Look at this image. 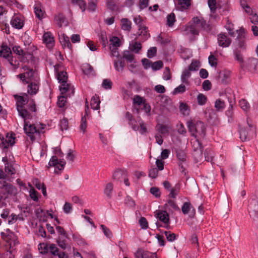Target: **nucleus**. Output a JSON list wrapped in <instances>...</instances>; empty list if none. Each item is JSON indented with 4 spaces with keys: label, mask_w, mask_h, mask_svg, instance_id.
<instances>
[{
    "label": "nucleus",
    "mask_w": 258,
    "mask_h": 258,
    "mask_svg": "<svg viewBox=\"0 0 258 258\" xmlns=\"http://www.w3.org/2000/svg\"><path fill=\"white\" fill-rule=\"evenodd\" d=\"M14 97L19 116L25 120L31 119L32 117L31 112H35L36 111V105L34 100L28 104V97L26 94L23 96L16 94Z\"/></svg>",
    "instance_id": "1"
},
{
    "label": "nucleus",
    "mask_w": 258,
    "mask_h": 258,
    "mask_svg": "<svg viewBox=\"0 0 258 258\" xmlns=\"http://www.w3.org/2000/svg\"><path fill=\"white\" fill-rule=\"evenodd\" d=\"M188 131L195 138H203L206 135V127L201 121L191 120L187 122Z\"/></svg>",
    "instance_id": "2"
},
{
    "label": "nucleus",
    "mask_w": 258,
    "mask_h": 258,
    "mask_svg": "<svg viewBox=\"0 0 258 258\" xmlns=\"http://www.w3.org/2000/svg\"><path fill=\"white\" fill-rule=\"evenodd\" d=\"M192 23L187 30L193 35H199L201 29H206V22L203 19L194 17L192 18Z\"/></svg>",
    "instance_id": "3"
},
{
    "label": "nucleus",
    "mask_w": 258,
    "mask_h": 258,
    "mask_svg": "<svg viewBox=\"0 0 258 258\" xmlns=\"http://www.w3.org/2000/svg\"><path fill=\"white\" fill-rule=\"evenodd\" d=\"M1 235L2 238L10 246H15L18 243L16 235L9 228L6 229L4 232H1Z\"/></svg>",
    "instance_id": "4"
},
{
    "label": "nucleus",
    "mask_w": 258,
    "mask_h": 258,
    "mask_svg": "<svg viewBox=\"0 0 258 258\" xmlns=\"http://www.w3.org/2000/svg\"><path fill=\"white\" fill-rule=\"evenodd\" d=\"M61 84L59 86L61 94L66 95L67 97H70L74 95L75 88L70 83L68 82H60Z\"/></svg>",
    "instance_id": "5"
},
{
    "label": "nucleus",
    "mask_w": 258,
    "mask_h": 258,
    "mask_svg": "<svg viewBox=\"0 0 258 258\" xmlns=\"http://www.w3.org/2000/svg\"><path fill=\"white\" fill-rule=\"evenodd\" d=\"M0 189H2L3 194L12 195L16 194V188L7 181H0Z\"/></svg>",
    "instance_id": "6"
},
{
    "label": "nucleus",
    "mask_w": 258,
    "mask_h": 258,
    "mask_svg": "<svg viewBox=\"0 0 258 258\" xmlns=\"http://www.w3.org/2000/svg\"><path fill=\"white\" fill-rule=\"evenodd\" d=\"M248 210L250 216L254 220L258 218V200L252 199L248 205Z\"/></svg>",
    "instance_id": "7"
},
{
    "label": "nucleus",
    "mask_w": 258,
    "mask_h": 258,
    "mask_svg": "<svg viewBox=\"0 0 258 258\" xmlns=\"http://www.w3.org/2000/svg\"><path fill=\"white\" fill-rule=\"evenodd\" d=\"M66 164V162L63 159L58 160L56 156H53L48 163L49 166L55 167V169H57L59 171L64 169ZM55 172H56V170H55Z\"/></svg>",
    "instance_id": "8"
},
{
    "label": "nucleus",
    "mask_w": 258,
    "mask_h": 258,
    "mask_svg": "<svg viewBox=\"0 0 258 258\" xmlns=\"http://www.w3.org/2000/svg\"><path fill=\"white\" fill-rule=\"evenodd\" d=\"M10 24L15 29H22L24 25L23 17L18 15H14L11 19Z\"/></svg>",
    "instance_id": "9"
},
{
    "label": "nucleus",
    "mask_w": 258,
    "mask_h": 258,
    "mask_svg": "<svg viewBox=\"0 0 258 258\" xmlns=\"http://www.w3.org/2000/svg\"><path fill=\"white\" fill-rule=\"evenodd\" d=\"M24 130L26 134L30 137L31 141H33L35 140V137L33 136V134L37 133V130L34 125L31 124H29L28 122L25 121Z\"/></svg>",
    "instance_id": "10"
},
{
    "label": "nucleus",
    "mask_w": 258,
    "mask_h": 258,
    "mask_svg": "<svg viewBox=\"0 0 258 258\" xmlns=\"http://www.w3.org/2000/svg\"><path fill=\"white\" fill-rule=\"evenodd\" d=\"M15 138L12 135H7L6 138L3 137L1 140L2 142L1 147L3 148L4 151L8 149L10 146H12L15 143Z\"/></svg>",
    "instance_id": "11"
},
{
    "label": "nucleus",
    "mask_w": 258,
    "mask_h": 258,
    "mask_svg": "<svg viewBox=\"0 0 258 258\" xmlns=\"http://www.w3.org/2000/svg\"><path fill=\"white\" fill-rule=\"evenodd\" d=\"M218 43L220 46L222 47H228L231 43V40L223 33L218 35Z\"/></svg>",
    "instance_id": "12"
},
{
    "label": "nucleus",
    "mask_w": 258,
    "mask_h": 258,
    "mask_svg": "<svg viewBox=\"0 0 258 258\" xmlns=\"http://www.w3.org/2000/svg\"><path fill=\"white\" fill-rule=\"evenodd\" d=\"M23 69L25 72L20 75V77L22 81H26V79H29L32 81V78L34 77L35 72L32 69H30L26 66L23 67Z\"/></svg>",
    "instance_id": "13"
},
{
    "label": "nucleus",
    "mask_w": 258,
    "mask_h": 258,
    "mask_svg": "<svg viewBox=\"0 0 258 258\" xmlns=\"http://www.w3.org/2000/svg\"><path fill=\"white\" fill-rule=\"evenodd\" d=\"M43 42L48 48H52L54 45V39L50 32H45L43 36Z\"/></svg>",
    "instance_id": "14"
},
{
    "label": "nucleus",
    "mask_w": 258,
    "mask_h": 258,
    "mask_svg": "<svg viewBox=\"0 0 258 258\" xmlns=\"http://www.w3.org/2000/svg\"><path fill=\"white\" fill-rule=\"evenodd\" d=\"M27 84V92L30 95L37 94L39 90V84L36 82H25Z\"/></svg>",
    "instance_id": "15"
},
{
    "label": "nucleus",
    "mask_w": 258,
    "mask_h": 258,
    "mask_svg": "<svg viewBox=\"0 0 258 258\" xmlns=\"http://www.w3.org/2000/svg\"><path fill=\"white\" fill-rule=\"evenodd\" d=\"M191 209H192V212L190 213L189 216L191 218H192L195 216L196 211L193 206L191 205V203L187 202H184L181 207L182 212L184 215L188 214Z\"/></svg>",
    "instance_id": "16"
},
{
    "label": "nucleus",
    "mask_w": 258,
    "mask_h": 258,
    "mask_svg": "<svg viewBox=\"0 0 258 258\" xmlns=\"http://www.w3.org/2000/svg\"><path fill=\"white\" fill-rule=\"evenodd\" d=\"M54 22L58 25L59 27H61L63 25H67V21L66 17L62 13H59L55 15L54 18Z\"/></svg>",
    "instance_id": "17"
},
{
    "label": "nucleus",
    "mask_w": 258,
    "mask_h": 258,
    "mask_svg": "<svg viewBox=\"0 0 258 258\" xmlns=\"http://www.w3.org/2000/svg\"><path fill=\"white\" fill-rule=\"evenodd\" d=\"M199 138H195L191 139V144L194 151H199L201 154L203 150V147L199 140Z\"/></svg>",
    "instance_id": "18"
},
{
    "label": "nucleus",
    "mask_w": 258,
    "mask_h": 258,
    "mask_svg": "<svg viewBox=\"0 0 258 258\" xmlns=\"http://www.w3.org/2000/svg\"><path fill=\"white\" fill-rule=\"evenodd\" d=\"M117 58V60H114V68L118 72H122L125 67V61L121 56Z\"/></svg>",
    "instance_id": "19"
},
{
    "label": "nucleus",
    "mask_w": 258,
    "mask_h": 258,
    "mask_svg": "<svg viewBox=\"0 0 258 258\" xmlns=\"http://www.w3.org/2000/svg\"><path fill=\"white\" fill-rule=\"evenodd\" d=\"M59 66H55L54 70L55 71V74L58 81H67L68 79L67 73L66 71L58 70Z\"/></svg>",
    "instance_id": "20"
},
{
    "label": "nucleus",
    "mask_w": 258,
    "mask_h": 258,
    "mask_svg": "<svg viewBox=\"0 0 258 258\" xmlns=\"http://www.w3.org/2000/svg\"><path fill=\"white\" fill-rule=\"evenodd\" d=\"M157 218L165 224L169 222V216L166 211H160L157 214Z\"/></svg>",
    "instance_id": "21"
},
{
    "label": "nucleus",
    "mask_w": 258,
    "mask_h": 258,
    "mask_svg": "<svg viewBox=\"0 0 258 258\" xmlns=\"http://www.w3.org/2000/svg\"><path fill=\"white\" fill-rule=\"evenodd\" d=\"M121 57L124 60H125L127 63H132V62H134L135 60L134 55L129 50L124 51Z\"/></svg>",
    "instance_id": "22"
},
{
    "label": "nucleus",
    "mask_w": 258,
    "mask_h": 258,
    "mask_svg": "<svg viewBox=\"0 0 258 258\" xmlns=\"http://www.w3.org/2000/svg\"><path fill=\"white\" fill-rule=\"evenodd\" d=\"M247 67L250 70L258 71V59L256 58H249L247 61Z\"/></svg>",
    "instance_id": "23"
},
{
    "label": "nucleus",
    "mask_w": 258,
    "mask_h": 258,
    "mask_svg": "<svg viewBox=\"0 0 258 258\" xmlns=\"http://www.w3.org/2000/svg\"><path fill=\"white\" fill-rule=\"evenodd\" d=\"M156 130L157 132V134L162 136H164L166 134H168L169 132V127L166 125L163 124L158 123L156 126Z\"/></svg>",
    "instance_id": "24"
},
{
    "label": "nucleus",
    "mask_w": 258,
    "mask_h": 258,
    "mask_svg": "<svg viewBox=\"0 0 258 258\" xmlns=\"http://www.w3.org/2000/svg\"><path fill=\"white\" fill-rule=\"evenodd\" d=\"M89 109L88 106L86 104L85 106V112L84 116H82L81 124L80 125V128L81 131L83 132V133H85L86 132V129L87 128V121H86V116L88 115L87 110Z\"/></svg>",
    "instance_id": "25"
},
{
    "label": "nucleus",
    "mask_w": 258,
    "mask_h": 258,
    "mask_svg": "<svg viewBox=\"0 0 258 258\" xmlns=\"http://www.w3.org/2000/svg\"><path fill=\"white\" fill-rule=\"evenodd\" d=\"M82 70L84 73L89 76H94L95 73L93 70V68L89 63H85L83 65Z\"/></svg>",
    "instance_id": "26"
},
{
    "label": "nucleus",
    "mask_w": 258,
    "mask_h": 258,
    "mask_svg": "<svg viewBox=\"0 0 258 258\" xmlns=\"http://www.w3.org/2000/svg\"><path fill=\"white\" fill-rule=\"evenodd\" d=\"M138 33L139 36L143 37V41L146 40L150 37V35L148 32V28L145 26L139 28Z\"/></svg>",
    "instance_id": "27"
},
{
    "label": "nucleus",
    "mask_w": 258,
    "mask_h": 258,
    "mask_svg": "<svg viewBox=\"0 0 258 258\" xmlns=\"http://www.w3.org/2000/svg\"><path fill=\"white\" fill-rule=\"evenodd\" d=\"M11 49L7 45H3L0 50V56L9 59L11 58Z\"/></svg>",
    "instance_id": "28"
},
{
    "label": "nucleus",
    "mask_w": 258,
    "mask_h": 258,
    "mask_svg": "<svg viewBox=\"0 0 258 258\" xmlns=\"http://www.w3.org/2000/svg\"><path fill=\"white\" fill-rule=\"evenodd\" d=\"M180 190V184L177 183L175 185V186L170 189V193L168 195L169 198L172 199H176L177 196H178Z\"/></svg>",
    "instance_id": "29"
},
{
    "label": "nucleus",
    "mask_w": 258,
    "mask_h": 258,
    "mask_svg": "<svg viewBox=\"0 0 258 258\" xmlns=\"http://www.w3.org/2000/svg\"><path fill=\"white\" fill-rule=\"evenodd\" d=\"M179 109L181 113L184 116H187L189 114L190 108L186 103L180 102L179 103Z\"/></svg>",
    "instance_id": "30"
},
{
    "label": "nucleus",
    "mask_w": 258,
    "mask_h": 258,
    "mask_svg": "<svg viewBox=\"0 0 258 258\" xmlns=\"http://www.w3.org/2000/svg\"><path fill=\"white\" fill-rule=\"evenodd\" d=\"M59 40L61 42L62 45L66 47H68L69 49H71L72 47V44L70 41V38L67 36L66 34H63L60 37Z\"/></svg>",
    "instance_id": "31"
},
{
    "label": "nucleus",
    "mask_w": 258,
    "mask_h": 258,
    "mask_svg": "<svg viewBox=\"0 0 258 258\" xmlns=\"http://www.w3.org/2000/svg\"><path fill=\"white\" fill-rule=\"evenodd\" d=\"M13 51L14 53L19 56V59L21 61H25L24 57L25 52L20 46H14L13 47Z\"/></svg>",
    "instance_id": "32"
},
{
    "label": "nucleus",
    "mask_w": 258,
    "mask_h": 258,
    "mask_svg": "<svg viewBox=\"0 0 258 258\" xmlns=\"http://www.w3.org/2000/svg\"><path fill=\"white\" fill-rule=\"evenodd\" d=\"M149 254H151V252L139 248L135 253V258H148Z\"/></svg>",
    "instance_id": "33"
},
{
    "label": "nucleus",
    "mask_w": 258,
    "mask_h": 258,
    "mask_svg": "<svg viewBox=\"0 0 258 258\" xmlns=\"http://www.w3.org/2000/svg\"><path fill=\"white\" fill-rule=\"evenodd\" d=\"M175 4L184 10L188 9L190 6L191 0H174Z\"/></svg>",
    "instance_id": "34"
},
{
    "label": "nucleus",
    "mask_w": 258,
    "mask_h": 258,
    "mask_svg": "<svg viewBox=\"0 0 258 258\" xmlns=\"http://www.w3.org/2000/svg\"><path fill=\"white\" fill-rule=\"evenodd\" d=\"M164 207L166 208H169V210L172 209L174 211H180V208L177 205L176 202L172 200H168L167 203L164 205Z\"/></svg>",
    "instance_id": "35"
},
{
    "label": "nucleus",
    "mask_w": 258,
    "mask_h": 258,
    "mask_svg": "<svg viewBox=\"0 0 258 258\" xmlns=\"http://www.w3.org/2000/svg\"><path fill=\"white\" fill-rule=\"evenodd\" d=\"M121 29L124 31H130L131 29L132 23L126 18L121 20Z\"/></svg>",
    "instance_id": "36"
},
{
    "label": "nucleus",
    "mask_w": 258,
    "mask_h": 258,
    "mask_svg": "<svg viewBox=\"0 0 258 258\" xmlns=\"http://www.w3.org/2000/svg\"><path fill=\"white\" fill-rule=\"evenodd\" d=\"M244 30L241 29L239 30V32L238 34L237 39H239L238 42V47L241 48H244Z\"/></svg>",
    "instance_id": "37"
},
{
    "label": "nucleus",
    "mask_w": 258,
    "mask_h": 258,
    "mask_svg": "<svg viewBox=\"0 0 258 258\" xmlns=\"http://www.w3.org/2000/svg\"><path fill=\"white\" fill-rule=\"evenodd\" d=\"M125 177V172L121 170L118 169L116 170L112 175L113 179L121 180L122 178Z\"/></svg>",
    "instance_id": "38"
},
{
    "label": "nucleus",
    "mask_w": 258,
    "mask_h": 258,
    "mask_svg": "<svg viewBox=\"0 0 258 258\" xmlns=\"http://www.w3.org/2000/svg\"><path fill=\"white\" fill-rule=\"evenodd\" d=\"M239 138L242 142L249 140L247 132L245 127H240L239 129Z\"/></svg>",
    "instance_id": "39"
},
{
    "label": "nucleus",
    "mask_w": 258,
    "mask_h": 258,
    "mask_svg": "<svg viewBox=\"0 0 258 258\" xmlns=\"http://www.w3.org/2000/svg\"><path fill=\"white\" fill-rule=\"evenodd\" d=\"M100 100L99 97L93 96L91 99V106L93 110H98L99 109Z\"/></svg>",
    "instance_id": "40"
},
{
    "label": "nucleus",
    "mask_w": 258,
    "mask_h": 258,
    "mask_svg": "<svg viewBox=\"0 0 258 258\" xmlns=\"http://www.w3.org/2000/svg\"><path fill=\"white\" fill-rule=\"evenodd\" d=\"M186 91V87L183 84H180L173 90L171 94L173 95H175L178 94H182L185 92Z\"/></svg>",
    "instance_id": "41"
},
{
    "label": "nucleus",
    "mask_w": 258,
    "mask_h": 258,
    "mask_svg": "<svg viewBox=\"0 0 258 258\" xmlns=\"http://www.w3.org/2000/svg\"><path fill=\"white\" fill-rule=\"evenodd\" d=\"M49 244L41 243L38 245V249L40 252L42 254H47L49 252Z\"/></svg>",
    "instance_id": "42"
},
{
    "label": "nucleus",
    "mask_w": 258,
    "mask_h": 258,
    "mask_svg": "<svg viewBox=\"0 0 258 258\" xmlns=\"http://www.w3.org/2000/svg\"><path fill=\"white\" fill-rule=\"evenodd\" d=\"M113 184L111 183H107L104 190V194L108 198L110 199L112 197V191L113 190Z\"/></svg>",
    "instance_id": "43"
},
{
    "label": "nucleus",
    "mask_w": 258,
    "mask_h": 258,
    "mask_svg": "<svg viewBox=\"0 0 258 258\" xmlns=\"http://www.w3.org/2000/svg\"><path fill=\"white\" fill-rule=\"evenodd\" d=\"M205 158L207 162H212L214 157V153L210 149H206L204 152Z\"/></svg>",
    "instance_id": "44"
},
{
    "label": "nucleus",
    "mask_w": 258,
    "mask_h": 258,
    "mask_svg": "<svg viewBox=\"0 0 258 258\" xmlns=\"http://www.w3.org/2000/svg\"><path fill=\"white\" fill-rule=\"evenodd\" d=\"M231 72L229 71H224L220 72L219 74V80L221 81H225L230 78Z\"/></svg>",
    "instance_id": "45"
},
{
    "label": "nucleus",
    "mask_w": 258,
    "mask_h": 258,
    "mask_svg": "<svg viewBox=\"0 0 258 258\" xmlns=\"http://www.w3.org/2000/svg\"><path fill=\"white\" fill-rule=\"evenodd\" d=\"M197 99L198 104L201 106L205 105L208 100L207 97L202 93L198 95Z\"/></svg>",
    "instance_id": "46"
},
{
    "label": "nucleus",
    "mask_w": 258,
    "mask_h": 258,
    "mask_svg": "<svg viewBox=\"0 0 258 258\" xmlns=\"http://www.w3.org/2000/svg\"><path fill=\"white\" fill-rule=\"evenodd\" d=\"M163 233L165 235L167 240L169 242H172L177 238V236L170 231H165Z\"/></svg>",
    "instance_id": "47"
},
{
    "label": "nucleus",
    "mask_w": 258,
    "mask_h": 258,
    "mask_svg": "<svg viewBox=\"0 0 258 258\" xmlns=\"http://www.w3.org/2000/svg\"><path fill=\"white\" fill-rule=\"evenodd\" d=\"M67 103V98L63 95H61L58 97L57 105L59 108L64 107Z\"/></svg>",
    "instance_id": "48"
},
{
    "label": "nucleus",
    "mask_w": 258,
    "mask_h": 258,
    "mask_svg": "<svg viewBox=\"0 0 258 258\" xmlns=\"http://www.w3.org/2000/svg\"><path fill=\"white\" fill-rule=\"evenodd\" d=\"M176 156L179 161V162H184L186 160V154L182 150H178L176 152Z\"/></svg>",
    "instance_id": "49"
},
{
    "label": "nucleus",
    "mask_w": 258,
    "mask_h": 258,
    "mask_svg": "<svg viewBox=\"0 0 258 258\" xmlns=\"http://www.w3.org/2000/svg\"><path fill=\"white\" fill-rule=\"evenodd\" d=\"M215 107L218 111L223 110L225 107L224 101L221 100L220 99L216 100L215 103Z\"/></svg>",
    "instance_id": "50"
},
{
    "label": "nucleus",
    "mask_w": 258,
    "mask_h": 258,
    "mask_svg": "<svg viewBox=\"0 0 258 258\" xmlns=\"http://www.w3.org/2000/svg\"><path fill=\"white\" fill-rule=\"evenodd\" d=\"M175 21V16L173 13L168 15L167 17V24L169 27H172Z\"/></svg>",
    "instance_id": "51"
},
{
    "label": "nucleus",
    "mask_w": 258,
    "mask_h": 258,
    "mask_svg": "<svg viewBox=\"0 0 258 258\" xmlns=\"http://www.w3.org/2000/svg\"><path fill=\"white\" fill-rule=\"evenodd\" d=\"M200 67V63L198 60H192L189 66V70L191 71H197Z\"/></svg>",
    "instance_id": "52"
},
{
    "label": "nucleus",
    "mask_w": 258,
    "mask_h": 258,
    "mask_svg": "<svg viewBox=\"0 0 258 258\" xmlns=\"http://www.w3.org/2000/svg\"><path fill=\"white\" fill-rule=\"evenodd\" d=\"M130 47L132 51L138 53L141 49L142 45L140 42H135L132 45H130Z\"/></svg>",
    "instance_id": "53"
},
{
    "label": "nucleus",
    "mask_w": 258,
    "mask_h": 258,
    "mask_svg": "<svg viewBox=\"0 0 258 258\" xmlns=\"http://www.w3.org/2000/svg\"><path fill=\"white\" fill-rule=\"evenodd\" d=\"M163 67V63L162 61L159 60L153 63L152 62L151 68L153 71H157Z\"/></svg>",
    "instance_id": "54"
},
{
    "label": "nucleus",
    "mask_w": 258,
    "mask_h": 258,
    "mask_svg": "<svg viewBox=\"0 0 258 258\" xmlns=\"http://www.w3.org/2000/svg\"><path fill=\"white\" fill-rule=\"evenodd\" d=\"M240 107L244 111H247L249 108V104L245 99H241L239 102Z\"/></svg>",
    "instance_id": "55"
},
{
    "label": "nucleus",
    "mask_w": 258,
    "mask_h": 258,
    "mask_svg": "<svg viewBox=\"0 0 258 258\" xmlns=\"http://www.w3.org/2000/svg\"><path fill=\"white\" fill-rule=\"evenodd\" d=\"M49 252H50L52 255L54 256H56L58 254L59 249L56 247V245L54 244H50L49 246Z\"/></svg>",
    "instance_id": "56"
},
{
    "label": "nucleus",
    "mask_w": 258,
    "mask_h": 258,
    "mask_svg": "<svg viewBox=\"0 0 258 258\" xmlns=\"http://www.w3.org/2000/svg\"><path fill=\"white\" fill-rule=\"evenodd\" d=\"M34 12L36 16V17L40 20L42 19L43 18L44 12L41 10V9L36 6L34 8Z\"/></svg>",
    "instance_id": "57"
},
{
    "label": "nucleus",
    "mask_w": 258,
    "mask_h": 258,
    "mask_svg": "<svg viewBox=\"0 0 258 258\" xmlns=\"http://www.w3.org/2000/svg\"><path fill=\"white\" fill-rule=\"evenodd\" d=\"M59 126L61 131L68 130L69 126V121L68 119L63 118L59 122Z\"/></svg>",
    "instance_id": "58"
},
{
    "label": "nucleus",
    "mask_w": 258,
    "mask_h": 258,
    "mask_svg": "<svg viewBox=\"0 0 258 258\" xmlns=\"http://www.w3.org/2000/svg\"><path fill=\"white\" fill-rule=\"evenodd\" d=\"M138 122L140 126V129H139V132L141 134L143 135L144 133L147 132V128L144 124V121L142 120V119L141 118H139L138 119Z\"/></svg>",
    "instance_id": "59"
},
{
    "label": "nucleus",
    "mask_w": 258,
    "mask_h": 258,
    "mask_svg": "<svg viewBox=\"0 0 258 258\" xmlns=\"http://www.w3.org/2000/svg\"><path fill=\"white\" fill-rule=\"evenodd\" d=\"M190 70L186 69L184 70L181 76V81H187L191 75Z\"/></svg>",
    "instance_id": "60"
},
{
    "label": "nucleus",
    "mask_w": 258,
    "mask_h": 258,
    "mask_svg": "<svg viewBox=\"0 0 258 258\" xmlns=\"http://www.w3.org/2000/svg\"><path fill=\"white\" fill-rule=\"evenodd\" d=\"M18 219L17 215L12 213L9 215L8 218V223L9 224L11 225L15 223Z\"/></svg>",
    "instance_id": "61"
},
{
    "label": "nucleus",
    "mask_w": 258,
    "mask_h": 258,
    "mask_svg": "<svg viewBox=\"0 0 258 258\" xmlns=\"http://www.w3.org/2000/svg\"><path fill=\"white\" fill-rule=\"evenodd\" d=\"M209 63L212 67H216L217 65V59L213 55L211 54L208 58Z\"/></svg>",
    "instance_id": "62"
},
{
    "label": "nucleus",
    "mask_w": 258,
    "mask_h": 258,
    "mask_svg": "<svg viewBox=\"0 0 258 258\" xmlns=\"http://www.w3.org/2000/svg\"><path fill=\"white\" fill-rule=\"evenodd\" d=\"M143 19L140 16H137L134 17V22L138 26V29L145 26L143 23Z\"/></svg>",
    "instance_id": "63"
},
{
    "label": "nucleus",
    "mask_w": 258,
    "mask_h": 258,
    "mask_svg": "<svg viewBox=\"0 0 258 258\" xmlns=\"http://www.w3.org/2000/svg\"><path fill=\"white\" fill-rule=\"evenodd\" d=\"M162 78L165 80H169L171 79V75L169 67L165 68Z\"/></svg>",
    "instance_id": "64"
}]
</instances>
